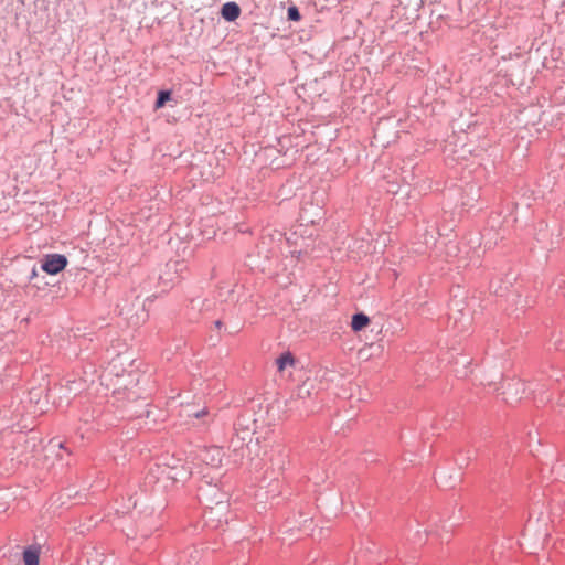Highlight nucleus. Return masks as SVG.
<instances>
[{"label":"nucleus","instance_id":"obj_1","mask_svg":"<svg viewBox=\"0 0 565 565\" xmlns=\"http://www.w3.org/2000/svg\"><path fill=\"white\" fill-rule=\"evenodd\" d=\"M159 466L168 470V478L173 482L186 480L192 475L191 469L185 465L183 459L174 455L164 456Z\"/></svg>","mask_w":565,"mask_h":565},{"label":"nucleus","instance_id":"obj_2","mask_svg":"<svg viewBox=\"0 0 565 565\" xmlns=\"http://www.w3.org/2000/svg\"><path fill=\"white\" fill-rule=\"evenodd\" d=\"M224 458V450L220 446H209L200 450L198 459L201 463L210 468H218Z\"/></svg>","mask_w":565,"mask_h":565},{"label":"nucleus","instance_id":"obj_3","mask_svg":"<svg viewBox=\"0 0 565 565\" xmlns=\"http://www.w3.org/2000/svg\"><path fill=\"white\" fill-rule=\"evenodd\" d=\"M67 264L68 260L66 256L61 254H49L44 257L41 267L45 273L56 275L64 270Z\"/></svg>","mask_w":565,"mask_h":565},{"label":"nucleus","instance_id":"obj_4","mask_svg":"<svg viewBox=\"0 0 565 565\" xmlns=\"http://www.w3.org/2000/svg\"><path fill=\"white\" fill-rule=\"evenodd\" d=\"M64 452L67 456L71 455V452L64 448L62 443L50 440L49 444L43 447V461L50 467L54 465L55 459L62 460Z\"/></svg>","mask_w":565,"mask_h":565},{"label":"nucleus","instance_id":"obj_5","mask_svg":"<svg viewBox=\"0 0 565 565\" xmlns=\"http://www.w3.org/2000/svg\"><path fill=\"white\" fill-rule=\"evenodd\" d=\"M221 13L226 21H235L241 14V9L235 2H226L223 4Z\"/></svg>","mask_w":565,"mask_h":565},{"label":"nucleus","instance_id":"obj_6","mask_svg":"<svg viewBox=\"0 0 565 565\" xmlns=\"http://www.w3.org/2000/svg\"><path fill=\"white\" fill-rule=\"evenodd\" d=\"M369 323H370V318L366 315L360 312V313L353 315L352 321H351V328L353 331H360L363 328H365L366 326H369Z\"/></svg>","mask_w":565,"mask_h":565},{"label":"nucleus","instance_id":"obj_7","mask_svg":"<svg viewBox=\"0 0 565 565\" xmlns=\"http://www.w3.org/2000/svg\"><path fill=\"white\" fill-rule=\"evenodd\" d=\"M295 364V358L291 352L287 351L282 353L277 360L276 365L278 371H284L287 365L294 366Z\"/></svg>","mask_w":565,"mask_h":565},{"label":"nucleus","instance_id":"obj_8","mask_svg":"<svg viewBox=\"0 0 565 565\" xmlns=\"http://www.w3.org/2000/svg\"><path fill=\"white\" fill-rule=\"evenodd\" d=\"M171 97V92L170 90H160L159 94H158V97H157V100H156V109H159L161 107H163V105L166 104V102H168Z\"/></svg>","mask_w":565,"mask_h":565},{"label":"nucleus","instance_id":"obj_9","mask_svg":"<svg viewBox=\"0 0 565 565\" xmlns=\"http://www.w3.org/2000/svg\"><path fill=\"white\" fill-rule=\"evenodd\" d=\"M23 559L24 565H35V550L32 546L24 551Z\"/></svg>","mask_w":565,"mask_h":565},{"label":"nucleus","instance_id":"obj_10","mask_svg":"<svg viewBox=\"0 0 565 565\" xmlns=\"http://www.w3.org/2000/svg\"><path fill=\"white\" fill-rule=\"evenodd\" d=\"M288 19L291 21H299L301 19L300 12L297 7L292 6L288 8Z\"/></svg>","mask_w":565,"mask_h":565},{"label":"nucleus","instance_id":"obj_11","mask_svg":"<svg viewBox=\"0 0 565 565\" xmlns=\"http://www.w3.org/2000/svg\"><path fill=\"white\" fill-rule=\"evenodd\" d=\"M210 414L209 408L206 406H203L200 411L193 413L191 416L194 418H202Z\"/></svg>","mask_w":565,"mask_h":565},{"label":"nucleus","instance_id":"obj_12","mask_svg":"<svg viewBox=\"0 0 565 565\" xmlns=\"http://www.w3.org/2000/svg\"><path fill=\"white\" fill-rule=\"evenodd\" d=\"M31 274L32 276H35V267L32 268Z\"/></svg>","mask_w":565,"mask_h":565},{"label":"nucleus","instance_id":"obj_13","mask_svg":"<svg viewBox=\"0 0 565 565\" xmlns=\"http://www.w3.org/2000/svg\"><path fill=\"white\" fill-rule=\"evenodd\" d=\"M216 327L220 328L222 326V322L221 321H216Z\"/></svg>","mask_w":565,"mask_h":565},{"label":"nucleus","instance_id":"obj_14","mask_svg":"<svg viewBox=\"0 0 565 565\" xmlns=\"http://www.w3.org/2000/svg\"><path fill=\"white\" fill-rule=\"evenodd\" d=\"M36 553H38V555L40 554V546H38Z\"/></svg>","mask_w":565,"mask_h":565}]
</instances>
